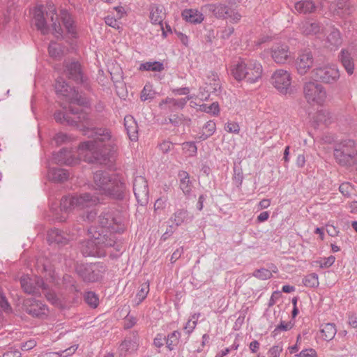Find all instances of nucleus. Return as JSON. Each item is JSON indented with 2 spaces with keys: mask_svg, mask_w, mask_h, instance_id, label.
<instances>
[{
  "mask_svg": "<svg viewBox=\"0 0 357 357\" xmlns=\"http://www.w3.org/2000/svg\"><path fill=\"white\" fill-rule=\"evenodd\" d=\"M70 114L74 115L72 120L75 122L70 125L82 131L88 137H96L93 140L81 142L78 146L80 155H84V160L89 163H105L113 157L116 151V139L112 135L109 129L106 128H89L91 120L89 114L69 107Z\"/></svg>",
  "mask_w": 357,
  "mask_h": 357,
  "instance_id": "1",
  "label": "nucleus"
},
{
  "mask_svg": "<svg viewBox=\"0 0 357 357\" xmlns=\"http://www.w3.org/2000/svg\"><path fill=\"white\" fill-rule=\"evenodd\" d=\"M93 183L102 195L114 200L123 201L128 193L126 178L119 173L98 170L93 173Z\"/></svg>",
  "mask_w": 357,
  "mask_h": 357,
  "instance_id": "2",
  "label": "nucleus"
},
{
  "mask_svg": "<svg viewBox=\"0 0 357 357\" xmlns=\"http://www.w3.org/2000/svg\"><path fill=\"white\" fill-rule=\"evenodd\" d=\"M229 71L236 80L253 84L261 78L263 67L256 59L239 58L231 63Z\"/></svg>",
  "mask_w": 357,
  "mask_h": 357,
  "instance_id": "3",
  "label": "nucleus"
},
{
  "mask_svg": "<svg viewBox=\"0 0 357 357\" xmlns=\"http://www.w3.org/2000/svg\"><path fill=\"white\" fill-rule=\"evenodd\" d=\"M89 233L93 234V238L84 241L81 243V251L84 257L100 256L105 248L115 247L117 251H120L119 245L116 243L114 236L108 237L107 234H102L96 231L95 228L91 227Z\"/></svg>",
  "mask_w": 357,
  "mask_h": 357,
  "instance_id": "4",
  "label": "nucleus"
},
{
  "mask_svg": "<svg viewBox=\"0 0 357 357\" xmlns=\"http://www.w3.org/2000/svg\"><path fill=\"white\" fill-rule=\"evenodd\" d=\"M99 230L102 235L107 234L108 237L121 234L125 230L124 219L121 213L114 208H105L98 217Z\"/></svg>",
  "mask_w": 357,
  "mask_h": 357,
  "instance_id": "5",
  "label": "nucleus"
},
{
  "mask_svg": "<svg viewBox=\"0 0 357 357\" xmlns=\"http://www.w3.org/2000/svg\"><path fill=\"white\" fill-rule=\"evenodd\" d=\"M100 202L99 198L89 192L63 196L60 201L61 211L70 213L91 208Z\"/></svg>",
  "mask_w": 357,
  "mask_h": 357,
  "instance_id": "6",
  "label": "nucleus"
},
{
  "mask_svg": "<svg viewBox=\"0 0 357 357\" xmlns=\"http://www.w3.org/2000/svg\"><path fill=\"white\" fill-rule=\"evenodd\" d=\"M334 157L341 165L357 164V146L353 139L342 140L336 144Z\"/></svg>",
  "mask_w": 357,
  "mask_h": 357,
  "instance_id": "7",
  "label": "nucleus"
},
{
  "mask_svg": "<svg viewBox=\"0 0 357 357\" xmlns=\"http://www.w3.org/2000/svg\"><path fill=\"white\" fill-rule=\"evenodd\" d=\"M56 93L63 97L69 104H76L79 106L89 107V100L82 96L74 87H71L63 78H58L55 82Z\"/></svg>",
  "mask_w": 357,
  "mask_h": 357,
  "instance_id": "8",
  "label": "nucleus"
},
{
  "mask_svg": "<svg viewBox=\"0 0 357 357\" xmlns=\"http://www.w3.org/2000/svg\"><path fill=\"white\" fill-rule=\"evenodd\" d=\"M77 275L86 282H94L102 278L106 271L105 266L96 264H78L75 267Z\"/></svg>",
  "mask_w": 357,
  "mask_h": 357,
  "instance_id": "9",
  "label": "nucleus"
},
{
  "mask_svg": "<svg viewBox=\"0 0 357 357\" xmlns=\"http://www.w3.org/2000/svg\"><path fill=\"white\" fill-rule=\"evenodd\" d=\"M340 76L339 69L335 65H324L311 71V77L314 80L327 84L336 83Z\"/></svg>",
  "mask_w": 357,
  "mask_h": 357,
  "instance_id": "10",
  "label": "nucleus"
},
{
  "mask_svg": "<svg viewBox=\"0 0 357 357\" xmlns=\"http://www.w3.org/2000/svg\"><path fill=\"white\" fill-rule=\"evenodd\" d=\"M303 92L307 102L321 105L326 100V91L317 82L309 81L304 84Z\"/></svg>",
  "mask_w": 357,
  "mask_h": 357,
  "instance_id": "11",
  "label": "nucleus"
},
{
  "mask_svg": "<svg viewBox=\"0 0 357 357\" xmlns=\"http://www.w3.org/2000/svg\"><path fill=\"white\" fill-rule=\"evenodd\" d=\"M291 79V73L284 69L276 70L271 77L272 84L279 93L283 95L293 92Z\"/></svg>",
  "mask_w": 357,
  "mask_h": 357,
  "instance_id": "12",
  "label": "nucleus"
},
{
  "mask_svg": "<svg viewBox=\"0 0 357 357\" xmlns=\"http://www.w3.org/2000/svg\"><path fill=\"white\" fill-rule=\"evenodd\" d=\"M270 54L272 59L278 64H284L291 59V53L289 46L284 43H276L272 47L265 50L264 54Z\"/></svg>",
  "mask_w": 357,
  "mask_h": 357,
  "instance_id": "13",
  "label": "nucleus"
},
{
  "mask_svg": "<svg viewBox=\"0 0 357 357\" xmlns=\"http://www.w3.org/2000/svg\"><path fill=\"white\" fill-rule=\"evenodd\" d=\"M65 73L68 79L80 84L85 89H89L88 77L83 73L81 64L78 61L65 62Z\"/></svg>",
  "mask_w": 357,
  "mask_h": 357,
  "instance_id": "14",
  "label": "nucleus"
},
{
  "mask_svg": "<svg viewBox=\"0 0 357 357\" xmlns=\"http://www.w3.org/2000/svg\"><path fill=\"white\" fill-rule=\"evenodd\" d=\"M20 284L23 291L32 295H40L41 290H46L47 285L45 284L43 280L36 275L30 277L25 275L20 278Z\"/></svg>",
  "mask_w": 357,
  "mask_h": 357,
  "instance_id": "15",
  "label": "nucleus"
},
{
  "mask_svg": "<svg viewBox=\"0 0 357 357\" xmlns=\"http://www.w3.org/2000/svg\"><path fill=\"white\" fill-rule=\"evenodd\" d=\"M133 192L137 203L141 206H145L149 202V190L146 178L142 176H137L133 181Z\"/></svg>",
  "mask_w": 357,
  "mask_h": 357,
  "instance_id": "16",
  "label": "nucleus"
},
{
  "mask_svg": "<svg viewBox=\"0 0 357 357\" xmlns=\"http://www.w3.org/2000/svg\"><path fill=\"white\" fill-rule=\"evenodd\" d=\"M313 63L314 57L312 52L309 50L300 52L295 60V67L300 75L306 74L312 67Z\"/></svg>",
  "mask_w": 357,
  "mask_h": 357,
  "instance_id": "17",
  "label": "nucleus"
},
{
  "mask_svg": "<svg viewBox=\"0 0 357 357\" xmlns=\"http://www.w3.org/2000/svg\"><path fill=\"white\" fill-rule=\"evenodd\" d=\"M73 236L56 228H52L47 231V240L50 245H56L62 247L67 245Z\"/></svg>",
  "mask_w": 357,
  "mask_h": 357,
  "instance_id": "18",
  "label": "nucleus"
},
{
  "mask_svg": "<svg viewBox=\"0 0 357 357\" xmlns=\"http://www.w3.org/2000/svg\"><path fill=\"white\" fill-rule=\"evenodd\" d=\"M24 307L29 314L36 317L45 315L48 310L46 305L35 298L26 299L24 302Z\"/></svg>",
  "mask_w": 357,
  "mask_h": 357,
  "instance_id": "19",
  "label": "nucleus"
},
{
  "mask_svg": "<svg viewBox=\"0 0 357 357\" xmlns=\"http://www.w3.org/2000/svg\"><path fill=\"white\" fill-rule=\"evenodd\" d=\"M78 159L75 157L72 151L66 149H61L59 152L54 153L52 162L58 165H74L78 162Z\"/></svg>",
  "mask_w": 357,
  "mask_h": 357,
  "instance_id": "20",
  "label": "nucleus"
},
{
  "mask_svg": "<svg viewBox=\"0 0 357 357\" xmlns=\"http://www.w3.org/2000/svg\"><path fill=\"white\" fill-rule=\"evenodd\" d=\"M192 96H188L185 98L177 99L167 98L160 102L159 107L162 109H168L170 111L174 109H182L186 105L188 101L192 99Z\"/></svg>",
  "mask_w": 357,
  "mask_h": 357,
  "instance_id": "21",
  "label": "nucleus"
},
{
  "mask_svg": "<svg viewBox=\"0 0 357 357\" xmlns=\"http://www.w3.org/2000/svg\"><path fill=\"white\" fill-rule=\"evenodd\" d=\"M229 6L222 3H208L202 6V9L208 11L217 19L226 20L227 15L229 13Z\"/></svg>",
  "mask_w": 357,
  "mask_h": 357,
  "instance_id": "22",
  "label": "nucleus"
},
{
  "mask_svg": "<svg viewBox=\"0 0 357 357\" xmlns=\"http://www.w3.org/2000/svg\"><path fill=\"white\" fill-rule=\"evenodd\" d=\"M46 15L52 22V33L56 38L62 37L63 30L58 22V15L54 5L52 3L47 4Z\"/></svg>",
  "mask_w": 357,
  "mask_h": 357,
  "instance_id": "23",
  "label": "nucleus"
},
{
  "mask_svg": "<svg viewBox=\"0 0 357 357\" xmlns=\"http://www.w3.org/2000/svg\"><path fill=\"white\" fill-rule=\"evenodd\" d=\"M124 128L129 139L132 142H137L139 139V127L132 115H126L124 117Z\"/></svg>",
  "mask_w": 357,
  "mask_h": 357,
  "instance_id": "24",
  "label": "nucleus"
},
{
  "mask_svg": "<svg viewBox=\"0 0 357 357\" xmlns=\"http://www.w3.org/2000/svg\"><path fill=\"white\" fill-rule=\"evenodd\" d=\"M181 16L187 22L194 24H201L204 20L203 13L193 8L183 10Z\"/></svg>",
  "mask_w": 357,
  "mask_h": 357,
  "instance_id": "25",
  "label": "nucleus"
},
{
  "mask_svg": "<svg viewBox=\"0 0 357 357\" xmlns=\"http://www.w3.org/2000/svg\"><path fill=\"white\" fill-rule=\"evenodd\" d=\"M69 173L62 168H49L47 177L54 183H63L69 178Z\"/></svg>",
  "mask_w": 357,
  "mask_h": 357,
  "instance_id": "26",
  "label": "nucleus"
},
{
  "mask_svg": "<svg viewBox=\"0 0 357 357\" xmlns=\"http://www.w3.org/2000/svg\"><path fill=\"white\" fill-rule=\"evenodd\" d=\"M339 60L349 75L354 71V62L351 53L347 49H342L339 55Z\"/></svg>",
  "mask_w": 357,
  "mask_h": 357,
  "instance_id": "27",
  "label": "nucleus"
},
{
  "mask_svg": "<svg viewBox=\"0 0 357 357\" xmlns=\"http://www.w3.org/2000/svg\"><path fill=\"white\" fill-rule=\"evenodd\" d=\"M166 16L163 6L153 4L150 8V19L153 24L161 25Z\"/></svg>",
  "mask_w": 357,
  "mask_h": 357,
  "instance_id": "28",
  "label": "nucleus"
},
{
  "mask_svg": "<svg viewBox=\"0 0 357 357\" xmlns=\"http://www.w3.org/2000/svg\"><path fill=\"white\" fill-rule=\"evenodd\" d=\"M178 176L180 189L185 196H190L192 193V184L189 174L186 171L181 170L178 173Z\"/></svg>",
  "mask_w": 357,
  "mask_h": 357,
  "instance_id": "29",
  "label": "nucleus"
},
{
  "mask_svg": "<svg viewBox=\"0 0 357 357\" xmlns=\"http://www.w3.org/2000/svg\"><path fill=\"white\" fill-rule=\"evenodd\" d=\"M300 31L305 36H314L321 31L319 23L308 20L302 21L299 24Z\"/></svg>",
  "mask_w": 357,
  "mask_h": 357,
  "instance_id": "30",
  "label": "nucleus"
},
{
  "mask_svg": "<svg viewBox=\"0 0 357 357\" xmlns=\"http://www.w3.org/2000/svg\"><path fill=\"white\" fill-rule=\"evenodd\" d=\"M337 333V328L333 323H324L319 326L320 337L325 341L333 340Z\"/></svg>",
  "mask_w": 357,
  "mask_h": 357,
  "instance_id": "31",
  "label": "nucleus"
},
{
  "mask_svg": "<svg viewBox=\"0 0 357 357\" xmlns=\"http://www.w3.org/2000/svg\"><path fill=\"white\" fill-rule=\"evenodd\" d=\"M192 220V216H190L188 211L185 209H177L169 219L176 227L187 224L191 222Z\"/></svg>",
  "mask_w": 357,
  "mask_h": 357,
  "instance_id": "32",
  "label": "nucleus"
},
{
  "mask_svg": "<svg viewBox=\"0 0 357 357\" xmlns=\"http://www.w3.org/2000/svg\"><path fill=\"white\" fill-rule=\"evenodd\" d=\"M61 17L68 33L72 38H76L77 37L76 26L70 13L66 10H62L61 11Z\"/></svg>",
  "mask_w": 357,
  "mask_h": 357,
  "instance_id": "33",
  "label": "nucleus"
},
{
  "mask_svg": "<svg viewBox=\"0 0 357 357\" xmlns=\"http://www.w3.org/2000/svg\"><path fill=\"white\" fill-rule=\"evenodd\" d=\"M35 25L42 34L46 35L49 33V28L47 25L43 10L38 8L34 13Z\"/></svg>",
  "mask_w": 357,
  "mask_h": 357,
  "instance_id": "34",
  "label": "nucleus"
},
{
  "mask_svg": "<svg viewBox=\"0 0 357 357\" xmlns=\"http://www.w3.org/2000/svg\"><path fill=\"white\" fill-rule=\"evenodd\" d=\"M294 8L300 14H307L316 10V5L312 0H301L295 3Z\"/></svg>",
  "mask_w": 357,
  "mask_h": 357,
  "instance_id": "35",
  "label": "nucleus"
},
{
  "mask_svg": "<svg viewBox=\"0 0 357 357\" xmlns=\"http://www.w3.org/2000/svg\"><path fill=\"white\" fill-rule=\"evenodd\" d=\"M181 333L179 331L176 330L165 335V345L170 351L174 350L179 343Z\"/></svg>",
  "mask_w": 357,
  "mask_h": 357,
  "instance_id": "36",
  "label": "nucleus"
},
{
  "mask_svg": "<svg viewBox=\"0 0 357 357\" xmlns=\"http://www.w3.org/2000/svg\"><path fill=\"white\" fill-rule=\"evenodd\" d=\"M216 131V124L214 121H208L202 127L198 138L200 141H205L212 136Z\"/></svg>",
  "mask_w": 357,
  "mask_h": 357,
  "instance_id": "37",
  "label": "nucleus"
},
{
  "mask_svg": "<svg viewBox=\"0 0 357 357\" xmlns=\"http://www.w3.org/2000/svg\"><path fill=\"white\" fill-rule=\"evenodd\" d=\"M342 42L340 32L337 29H333L327 36V43L331 49H336L341 45Z\"/></svg>",
  "mask_w": 357,
  "mask_h": 357,
  "instance_id": "38",
  "label": "nucleus"
},
{
  "mask_svg": "<svg viewBox=\"0 0 357 357\" xmlns=\"http://www.w3.org/2000/svg\"><path fill=\"white\" fill-rule=\"evenodd\" d=\"M139 70L142 71L160 72L164 70L162 63L157 61H147L139 65Z\"/></svg>",
  "mask_w": 357,
  "mask_h": 357,
  "instance_id": "39",
  "label": "nucleus"
},
{
  "mask_svg": "<svg viewBox=\"0 0 357 357\" xmlns=\"http://www.w3.org/2000/svg\"><path fill=\"white\" fill-rule=\"evenodd\" d=\"M70 112H63L61 111H56L54 114V118L55 121L61 124H66L68 126L73 125L75 122L72 120V117L70 116Z\"/></svg>",
  "mask_w": 357,
  "mask_h": 357,
  "instance_id": "40",
  "label": "nucleus"
},
{
  "mask_svg": "<svg viewBox=\"0 0 357 357\" xmlns=\"http://www.w3.org/2000/svg\"><path fill=\"white\" fill-rule=\"evenodd\" d=\"M149 292V283L148 282L142 284L136 294L135 302L136 305H139L147 296Z\"/></svg>",
  "mask_w": 357,
  "mask_h": 357,
  "instance_id": "41",
  "label": "nucleus"
},
{
  "mask_svg": "<svg viewBox=\"0 0 357 357\" xmlns=\"http://www.w3.org/2000/svg\"><path fill=\"white\" fill-rule=\"evenodd\" d=\"M183 153L188 157H195L197 153V146L195 142H185L182 144Z\"/></svg>",
  "mask_w": 357,
  "mask_h": 357,
  "instance_id": "42",
  "label": "nucleus"
},
{
  "mask_svg": "<svg viewBox=\"0 0 357 357\" xmlns=\"http://www.w3.org/2000/svg\"><path fill=\"white\" fill-rule=\"evenodd\" d=\"M303 283L307 287H317L319 284L318 275L315 273L307 275L303 279Z\"/></svg>",
  "mask_w": 357,
  "mask_h": 357,
  "instance_id": "43",
  "label": "nucleus"
},
{
  "mask_svg": "<svg viewBox=\"0 0 357 357\" xmlns=\"http://www.w3.org/2000/svg\"><path fill=\"white\" fill-rule=\"evenodd\" d=\"M85 302L91 307L96 308L99 304L98 296L93 291H87L84 295Z\"/></svg>",
  "mask_w": 357,
  "mask_h": 357,
  "instance_id": "44",
  "label": "nucleus"
},
{
  "mask_svg": "<svg viewBox=\"0 0 357 357\" xmlns=\"http://www.w3.org/2000/svg\"><path fill=\"white\" fill-rule=\"evenodd\" d=\"M294 323L291 322V321L289 322L281 321L280 323L273 331V336L276 337L282 331H289L294 327Z\"/></svg>",
  "mask_w": 357,
  "mask_h": 357,
  "instance_id": "45",
  "label": "nucleus"
},
{
  "mask_svg": "<svg viewBox=\"0 0 357 357\" xmlns=\"http://www.w3.org/2000/svg\"><path fill=\"white\" fill-rule=\"evenodd\" d=\"M199 110L214 116L218 115L220 112L219 105L218 102H213L211 105L202 104L199 106Z\"/></svg>",
  "mask_w": 357,
  "mask_h": 357,
  "instance_id": "46",
  "label": "nucleus"
},
{
  "mask_svg": "<svg viewBox=\"0 0 357 357\" xmlns=\"http://www.w3.org/2000/svg\"><path fill=\"white\" fill-rule=\"evenodd\" d=\"M155 92L153 90L151 85L146 84L140 95V99L142 101L151 100L154 98Z\"/></svg>",
  "mask_w": 357,
  "mask_h": 357,
  "instance_id": "47",
  "label": "nucleus"
},
{
  "mask_svg": "<svg viewBox=\"0 0 357 357\" xmlns=\"http://www.w3.org/2000/svg\"><path fill=\"white\" fill-rule=\"evenodd\" d=\"M0 307L6 314H10L13 312V309L9 302L8 301L5 294L3 293L0 288Z\"/></svg>",
  "mask_w": 357,
  "mask_h": 357,
  "instance_id": "48",
  "label": "nucleus"
},
{
  "mask_svg": "<svg viewBox=\"0 0 357 357\" xmlns=\"http://www.w3.org/2000/svg\"><path fill=\"white\" fill-rule=\"evenodd\" d=\"M48 52L51 57L56 58L61 56L62 50L60 45L52 42L48 46Z\"/></svg>",
  "mask_w": 357,
  "mask_h": 357,
  "instance_id": "49",
  "label": "nucleus"
},
{
  "mask_svg": "<svg viewBox=\"0 0 357 357\" xmlns=\"http://www.w3.org/2000/svg\"><path fill=\"white\" fill-rule=\"evenodd\" d=\"M226 20H229L231 23L236 24L241 20V14L235 8H229Z\"/></svg>",
  "mask_w": 357,
  "mask_h": 357,
  "instance_id": "50",
  "label": "nucleus"
},
{
  "mask_svg": "<svg viewBox=\"0 0 357 357\" xmlns=\"http://www.w3.org/2000/svg\"><path fill=\"white\" fill-rule=\"evenodd\" d=\"M252 276L262 280H268L272 278L271 272L264 268L255 270L252 273Z\"/></svg>",
  "mask_w": 357,
  "mask_h": 357,
  "instance_id": "51",
  "label": "nucleus"
},
{
  "mask_svg": "<svg viewBox=\"0 0 357 357\" xmlns=\"http://www.w3.org/2000/svg\"><path fill=\"white\" fill-rule=\"evenodd\" d=\"M233 180L238 186L241 185L243 180V171L241 167H234Z\"/></svg>",
  "mask_w": 357,
  "mask_h": 357,
  "instance_id": "52",
  "label": "nucleus"
},
{
  "mask_svg": "<svg viewBox=\"0 0 357 357\" xmlns=\"http://www.w3.org/2000/svg\"><path fill=\"white\" fill-rule=\"evenodd\" d=\"M165 344V335L157 333L153 338V345L158 349H160Z\"/></svg>",
  "mask_w": 357,
  "mask_h": 357,
  "instance_id": "53",
  "label": "nucleus"
},
{
  "mask_svg": "<svg viewBox=\"0 0 357 357\" xmlns=\"http://www.w3.org/2000/svg\"><path fill=\"white\" fill-rule=\"evenodd\" d=\"M68 139L69 137L68 136V135L61 132L56 133L52 139V140L55 142L56 145L57 146H59L65 143Z\"/></svg>",
  "mask_w": 357,
  "mask_h": 357,
  "instance_id": "54",
  "label": "nucleus"
},
{
  "mask_svg": "<svg viewBox=\"0 0 357 357\" xmlns=\"http://www.w3.org/2000/svg\"><path fill=\"white\" fill-rule=\"evenodd\" d=\"M225 129L229 133L238 134L240 131V126L236 122H227L225 124Z\"/></svg>",
  "mask_w": 357,
  "mask_h": 357,
  "instance_id": "55",
  "label": "nucleus"
},
{
  "mask_svg": "<svg viewBox=\"0 0 357 357\" xmlns=\"http://www.w3.org/2000/svg\"><path fill=\"white\" fill-rule=\"evenodd\" d=\"M296 357H318L314 349L308 348L303 349L300 353L295 355Z\"/></svg>",
  "mask_w": 357,
  "mask_h": 357,
  "instance_id": "56",
  "label": "nucleus"
},
{
  "mask_svg": "<svg viewBox=\"0 0 357 357\" xmlns=\"http://www.w3.org/2000/svg\"><path fill=\"white\" fill-rule=\"evenodd\" d=\"M133 344L134 343L131 340H123L119 346V349L121 354L126 355V353L131 349V347L133 346Z\"/></svg>",
  "mask_w": 357,
  "mask_h": 357,
  "instance_id": "57",
  "label": "nucleus"
},
{
  "mask_svg": "<svg viewBox=\"0 0 357 357\" xmlns=\"http://www.w3.org/2000/svg\"><path fill=\"white\" fill-rule=\"evenodd\" d=\"M353 188L349 183H343L339 187L340 192L344 197H349Z\"/></svg>",
  "mask_w": 357,
  "mask_h": 357,
  "instance_id": "58",
  "label": "nucleus"
},
{
  "mask_svg": "<svg viewBox=\"0 0 357 357\" xmlns=\"http://www.w3.org/2000/svg\"><path fill=\"white\" fill-rule=\"evenodd\" d=\"M282 351V347L280 345H274L270 348L268 354V357H280Z\"/></svg>",
  "mask_w": 357,
  "mask_h": 357,
  "instance_id": "59",
  "label": "nucleus"
},
{
  "mask_svg": "<svg viewBox=\"0 0 357 357\" xmlns=\"http://www.w3.org/2000/svg\"><path fill=\"white\" fill-rule=\"evenodd\" d=\"M77 349V346H73L66 350L61 351L60 352H52V354L57 356V357H63L74 354Z\"/></svg>",
  "mask_w": 357,
  "mask_h": 357,
  "instance_id": "60",
  "label": "nucleus"
},
{
  "mask_svg": "<svg viewBox=\"0 0 357 357\" xmlns=\"http://www.w3.org/2000/svg\"><path fill=\"white\" fill-rule=\"evenodd\" d=\"M105 22L107 25L114 28V29H119V22L118 20L112 16H107L105 17Z\"/></svg>",
  "mask_w": 357,
  "mask_h": 357,
  "instance_id": "61",
  "label": "nucleus"
},
{
  "mask_svg": "<svg viewBox=\"0 0 357 357\" xmlns=\"http://www.w3.org/2000/svg\"><path fill=\"white\" fill-rule=\"evenodd\" d=\"M335 261V257L333 255H331L328 257H325L322 259L320 266L321 268H328L331 266Z\"/></svg>",
  "mask_w": 357,
  "mask_h": 357,
  "instance_id": "62",
  "label": "nucleus"
},
{
  "mask_svg": "<svg viewBox=\"0 0 357 357\" xmlns=\"http://www.w3.org/2000/svg\"><path fill=\"white\" fill-rule=\"evenodd\" d=\"M234 29L232 26H227L225 27L222 31H221V36L220 37L224 39L227 40L230 38V36L234 33Z\"/></svg>",
  "mask_w": 357,
  "mask_h": 357,
  "instance_id": "63",
  "label": "nucleus"
},
{
  "mask_svg": "<svg viewBox=\"0 0 357 357\" xmlns=\"http://www.w3.org/2000/svg\"><path fill=\"white\" fill-rule=\"evenodd\" d=\"M21 352L18 349L10 348V349L3 354V357H21Z\"/></svg>",
  "mask_w": 357,
  "mask_h": 357,
  "instance_id": "64",
  "label": "nucleus"
}]
</instances>
